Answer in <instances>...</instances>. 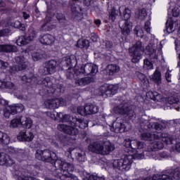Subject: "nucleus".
Wrapping results in <instances>:
<instances>
[{
  "label": "nucleus",
  "instance_id": "9b49d317",
  "mask_svg": "<svg viewBox=\"0 0 180 180\" xmlns=\"http://www.w3.org/2000/svg\"><path fill=\"white\" fill-rule=\"evenodd\" d=\"M45 107L47 109H58L60 106H65L67 105V101L63 98H55L52 99H47L44 101Z\"/></svg>",
  "mask_w": 180,
  "mask_h": 180
},
{
  "label": "nucleus",
  "instance_id": "8fccbe9b",
  "mask_svg": "<svg viewBox=\"0 0 180 180\" xmlns=\"http://www.w3.org/2000/svg\"><path fill=\"white\" fill-rule=\"evenodd\" d=\"M158 92L157 91H148L146 93V96L152 101H157V96H158Z\"/></svg>",
  "mask_w": 180,
  "mask_h": 180
},
{
  "label": "nucleus",
  "instance_id": "a211bd4d",
  "mask_svg": "<svg viewBox=\"0 0 180 180\" xmlns=\"http://www.w3.org/2000/svg\"><path fill=\"white\" fill-rule=\"evenodd\" d=\"M15 164L13 160L11 159V156L5 153H0V165L5 167H12Z\"/></svg>",
  "mask_w": 180,
  "mask_h": 180
},
{
  "label": "nucleus",
  "instance_id": "393cba45",
  "mask_svg": "<svg viewBox=\"0 0 180 180\" xmlns=\"http://www.w3.org/2000/svg\"><path fill=\"white\" fill-rule=\"evenodd\" d=\"M107 71L109 75H115L120 71V67L115 64L108 65L107 67Z\"/></svg>",
  "mask_w": 180,
  "mask_h": 180
},
{
  "label": "nucleus",
  "instance_id": "9d476101",
  "mask_svg": "<svg viewBox=\"0 0 180 180\" xmlns=\"http://www.w3.org/2000/svg\"><path fill=\"white\" fill-rule=\"evenodd\" d=\"M37 36V32L34 30V28L30 27L28 30V36H20L15 41L17 46L22 47L29 44V41H33Z\"/></svg>",
  "mask_w": 180,
  "mask_h": 180
},
{
  "label": "nucleus",
  "instance_id": "4be33fe9",
  "mask_svg": "<svg viewBox=\"0 0 180 180\" xmlns=\"http://www.w3.org/2000/svg\"><path fill=\"white\" fill-rule=\"evenodd\" d=\"M86 115H95L99 112V107L94 104H88L84 108Z\"/></svg>",
  "mask_w": 180,
  "mask_h": 180
},
{
  "label": "nucleus",
  "instance_id": "c9c22d12",
  "mask_svg": "<svg viewBox=\"0 0 180 180\" xmlns=\"http://www.w3.org/2000/svg\"><path fill=\"white\" fill-rule=\"evenodd\" d=\"M32 60L34 61H39V60H41L44 57V52L41 51H37V52H34L32 54Z\"/></svg>",
  "mask_w": 180,
  "mask_h": 180
},
{
  "label": "nucleus",
  "instance_id": "6e6552de",
  "mask_svg": "<svg viewBox=\"0 0 180 180\" xmlns=\"http://www.w3.org/2000/svg\"><path fill=\"white\" fill-rule=\"evenodd\" d=\"M130 56H131V62L134 64L139 63L141 60V56L144 54V46H143V42L138 41L136 43L129 49Z\"/></svg>",
  "mask_w": 180,
  "mask_h": 180
},
{
  "label": "nucleus",
  "instance_id": "473e14b6",
  "mask_svg": "<svg viewBox=\"0 0 180 180\" xmlns=\"http://www.w3.org/2000/svg\"><path fill=\"white\" fill-rule=\"evenodd\" d=\"M115 150V145L112 144L110 142L105 143L103 146V152L104 154L108 155V154H110Z\"/></svg>",
  "mask_w": 180,
  "mask_h": 180
},
{
  "label": "nucleus",
  "instance_id": "4c0bfd02",
  "mask_svg": "<svg viewBox=\"0 0 180 180\" xmlns=\"http://www.w3.org/2000/svg\"><path fill=\"white\" fill-rule=\"evenodd\" d=\"M146 51L153 60H157L158 58V56H157V52L155 51V49L150 47H146Z\"/></svg>",
  "mask_w": 180,
  "mask_h": 180
},
{
  "label": "nucleus",
  "instance_id": "49530a36",
  "mask_svg": "<svg viewBox=\"0 0 180 180\" xmlns=\"http://www.w3.org/2000/svg\"><path fill=\"white\" fill-rule=\"evenodd\" d=\"M71 11L73 15H75V16H79V15H81L79 12H81L82 9L81 7L78 5L72 4L71 6Z\"/></svg>",
  "mask_w": 180,
  "mask_h": 180
},
{
  "label": "nucleus",
  "instance_id": "79ce46f5",
  "mask_svg": "<svg viewBox=\"0 0 180 180\" xmlns=\"http://www.w3.org/2000/svg\"><path fill=\"white\" fill-rule=\"evenodd\" d=\"M124 151L127 153V154H130V147L131 146V139H124Z\"/></svg>",
  "mask_w": 180,
  "mask_h": 180
},
{
  "label": "nucleus",
  "instance_id": "bb28decb",
  "mask_svg": "<svg viewBox=\"0 0 180 180\" xmlns=\"http://www.w3.org/2000/svg\"><path fill=\"white\" fill-rule=\"evenodd\" d=\"M11 143V136L6 133L0 131V144L3 146H8Z\"/></svg>",
  "mask_w": 180,
  "mask_h": 180
},
{
  "label": "nucleus",
  "instance_id": "f704fd0d",
  "mask_svg": "<svg viewBox=\"0 0 180 180\" xmlns=\"http://www.w3.org/2000/svg\"><path fill=\"white\" fill-rule=\"evenodd\" d=\"M108 27H107V32H110L109 34H112L113 36H116L117 34V28H116L115 23H110L108 24Z\"/></svg>",
  "mask_w": 180,
  "mask_h": 180
},
{
  "label": "nucleus",
  "instance_id": "052dcab7",
  "mask_svg": "<svg viewBox=\"0 0 180 180\" xmlns=\"http://www.w3.org/2000/svg\"><path fill=\"white\" fill-rule=\"evenodd\" d=\"M145 143L143 141H139L137 142V147L136 150H141V148H144Z\"/></svg>",
  "mask_w": 180,
  "mask_h": 180
},
{
  "label": "nucleus",
  "instance_id": "dca6fc26",
  "mask_svg": "<svg viewBox=\"0 0 180 180\" xmlns=\"http://www.w3.org/2000/svg\"><path fill=\"white\" fill-rule=\"evenodd\" d=\"M57 70V60L52 59L45 63L44 68V75H51L54 74Z\"/></svg>",
  "mask_w": 180,
  "mask_h": 180
},
{
  "label": "nucleus",
  "instance_id": "2f4dec72",
  "mask_svg": "<svg viewBox=\"0 0 180 180\" xmlns=\"http://www.w3.org/2000/svg\"><path fill=\"white\" fill-rule=\"evenodd\" d=\"M77 46L79 49H88L89 47V41L88 39H79L77 42Z\"/></svg>",
  "mask_w": 180,
  "mask_h": 180
},
{
  "label": "nucleus",
  "instance_id": "0eeeda50",
  "mask_svg": "<svg viewBox=\"0 0 180 180\" xmlns=\"http://www.w3.org/2000/svg\"><path fill=\"white\" fill-rule=\"evenodd\" d=\"M137 157L136 155L127 153L124 158L115 160L112 163V167L114 169H118V171H129L131 168L133 160L137 158Z\"/></svg>",
  "mask_w": 180,
  "mask_h": 180
},
{
  "label": "nucleus",
  "instance_id": "6e6d98bb",
  "mask_svg": "<svg viewBox=\"0 0 180 180\" xmlns=\"http://www.w3.org/2000/svg\"><path fill=\"white\" fill-rule=\"evenodd\" d=\"M76 160L79 161V162H84L85 161V155H82V153H76Z\"/></svg>",
  "mask_w": 180,
  "mask_h": 180
},
{
  "label": "nucleus",
  "instance_id": "bf43d9fd",
  "mask_svg": "<svg viewBox=\"0 0 180 180\" xmlns=\"http://www.w3.org/2000/svg\"><path fill=\"white\" fill-rule=\"evenodd\" d=\"M105 47L108 50H112L113 48V42L111 41H105Z\"/></svg>",
  "mask_w": 180,
  "mask_h": 180
},
{
  "label": "nucleus",
  "instance_id": "69168bd1",
  "mask_svg": "<svg viewBox=\"0 0 180 180\" xmlns=\"http://www.w3.org/2000/svg\"><path fill=\"white\" fill-rule=\"evenodd\" d=\"M56 18H57L58 20H64V19H65V17L61 13H58Z\"/></svg>",
  "mask_w": 180,
  "mask_h": 180
},
{
  "label": "nucleus",
  "instance_id": "cd10ccee",
  "mask_svg": "<svg viewBox=\"0 0 180 180\" xmlns=\"http://www.w3.org/2000/svg\"><path fill=\"white\" fill-rule=\"evenodd\" d=\"M108 13H110L109 19L111 20V22H115L116 20V18L119 17V11L115 8V7H112L110 8V7L108 8Z\"/></svg>",
  "mask_w": 180,
  "mask_h": 180
},
{
  "label": "nucleus",
  "instance_id": "338daca9",
  "mask_svg": "<svg viewBox=\"0 0 180 180\" xmlns=\"http://www.w3.org/2000/svg\"><path fill=\"white\" fill-rule=\"evenodd\" d=\"M171 77H172V75H171L169 72H167L165 73V78L167 82H171Z\"/></svg>",
  "mask_w": 180,
  "mask_h": 180
},
{
  "label": "nucleus",
  "instance_id": "1a4fd4ad",
  "mask_svg": "<svg viewBox=\"0 0 180 180\" xmlns=\"http://www.w3.org/2000/svg\"><path fill=\"white\" fill-rule=\"evenodd\" d=\"M15 60L17 65L9 68L11 74H16L18 71H23L27 68V60L24 56H16Z\"/></svg>",
  "mask_w": 180,
  "mask_h": 180
},
{
  "label": "nucleus",
  "instance_id": "20e7f679",
  "mask_svg": "<svg viewBox=\"0 0 180 180\" xmlns=\"http://www.w3.org/2000/svg\"><path fill=\"white\" fill-rule=\"evenodd\" d=\"M74 169V165L67 163L59 159L56 161V166L52 171V175L60 180H78L77 176L71 174Z\"/></svg>",
  "mask_w": 180,
  "mask_h": 180
},
{
  "label": "nucleus",
  "instance_id": "4468645a",
  "mask_svg": "<svg viewBox=\"0 0 180 180\" xmlns=\"http://www.w3.org/2000/svg\"><path fill=\"white\" fill-rule=\"evenodd\" d=\"M174 178L176 179H180V168L176 167L172 171V176L168 174H155L152 180H174Z\"/></svg>",
  "mask_w": 180,
  "mask_h": 180
},
{
  "label": "nucleus",
  "instance_id": "09e8293b",
  "mask_svg": "<svg viewBox=\"0 0 180 180\" xmlns=\"http://www.w3.org/2000/svg\"><path fill=\"white\" fill-rule=\"evenodd\" d=\"M143 67L146 70H153L154 68V65L153 62L150 61L148 58L144 59L143 60Z\"/></svg>",
  "mask_w": 180,
  "mask_h": 180
},
{
  "label": "nucleus",
  "instance_id": "ea45409f",
  "mask_svg": "<svg viewBox=\"0 0 180 180\" xmlns=\"http://www.w3.org/2000/svg\"><path fill=\"white\" fill-rule=\"evenodd\" d=\"M165 34H169L172 33V32H175V29H174V23H166L165 29L163 30Z\"/></svg>",
  "mask_w": 180,
  "mask_h": 180
},
{
  "label": "nucleus",
  "instance_id": "2eb2a0df",
  "mask_svg": "<svg viewBox=\"0 0 180 180\" xmlns=\"http://www.w3.org/2000/svg\"><path fill=\"white\" fill-rule=\"evenodd\" d=\"M99 89L101 94L106 95V96H113V95L117 94V87L113 84H103Z\"/></svg>",
  "mask_w": 180,
  "mask_h": 180
},
{
  "label": "nucleus",
  "instance_id": "aec40b11",
  "mask_svg": "<svg viewBox=\"0 0 180 180\" xmlns=\"http://www.w3.org/2000/svg\"><path fill=\"white\" fill-rule=\"evenodd\" d=\"M39 41L45 46H51L54 44L56 37L50 34H46L39 38Z\"/></svg>",
  "mask_w": 180,
  "mask_h": 180
},
{
  "label": "nucleus",
  "instance_id": "680f3d73",
  "mask_svg": "<svg viewBox=\"0 0 180 180\" xmlns=\"http://www.w3.org/2000/svg\"><path fill=\"white\" fill-rule=\"evenodd\" d=\"M26 24L25 23H20L18 26L17 27L19 30H21L22 32H25L26 30Z\"/></svg>",
  "mask_w": 180,
  "mask_h": 180
},
{
  "label": "nucleus",
  "instance_id": "39448f33",
  "mask_svg": "<svg viewBox=\"0 0 180 180\" xmlns=\"http://www.w3.org/2000/svg\"><path fill=\"white\" fill-rule=\"evenodd\" d=\"M77 64L76 58H71V56H68L61 62L62 70H65V75L68 79H78V77L81 75L79 69H75Z\"/></svg>",
  "mask_w": 180,
  "mask_h": 180
},
{
  "label": "nucleus",
  "instance_id": "72a5a7b5",
  "mask_svg": "<svg viewBox=\"0 0 180 180\" xmlns=\"http://www.w3.org/2000/svg\"><path fill=\"white\" fill-rule=\"evenodd\" d=\"M138 78L139 79L141 85H143V86H148L149 81L146 75L143 73H139L138 75Z\"/></svg>",
  "mask_w": 180,
  "mask_h": 180
},
{
  "label": "nucleus",
  "instance_id": "58836bf2",
  "mask_svg": "<svg viewBox=\"0 0 180 180\" xmlns=\"http://www.w3.org/2000/svg\"><path fill=\"white\" fill-rule=\"evenodd\" d=\"M122 34L129 36L130 34V23H124L121 28Z\"/></svg>",
  "mask_w": 180,
  "mask_h": 180
},
{
  "label": "nucleus",
  "instance_id": "c756f323",
  "mask_svg": "<svg viewBox=\"0 0 180 180\" xmlns=\"http://www.w3.org/2000/svg\"><path fill=\"white\" fill-rule=\"evenodd\" d=\"M0 88L1 89H15V84L12 82L0 80Z\"/></svg>",
  "mask_w": 180,
  "mask_h": 180
},
{
  "label": "nucleus",
  "instance_id": "de8ad7c7",
  "mask_svg": "<svg viewBox=\"0 0 180 180\" xmlns=\"http://www.w3.org/2000/svg\"><path fill=\"white\" fill-rule=\"evenodd\" d=\"M92 151H98V153H103V146L101 143L95 142L91 145Z\"/></svg>",
  "mask_w": 180,
  "mask_h": 180
},
{
  "label": "nucleus",
  "instance_id": "a878e982",
  "mask_svg": "<svg viewBox=\"0 0 180 180\" xmlns=\"http://www.w3.org/2000/svg\"><path fill=\"white\" fill-rule=\"evenodd\" d=\"M91 82H94L93 77H82L77 80L76 84H78L79 86H85V85H89Z\"/></svg>",
  "mask_w": 180,
  "mask_h": 180
},
{
  "label": "nucleus",
  "instance_id": "f3484780",
  "mask_svg": "<svg viewBox=\"0 0 180 180\" xmlns=\"http://www.w3.org/2000/svg\"><path fill=\"white\" fill-rule=\"evenodd\" d=\"M34 139V135L32 132H26V131H21L18 133L17 136V139L18 141H32Z\"/></svg>",
  "mask_w": 180,
  "mask_h": 180
},
{
  "label": "nucleus",
  "instance_id": "13d9d810",
  "mask_svg": "<svg viewBox=\"0 0 180 180\" xmlns=\"http://www.w3.org/2000/svg\"><path fill=\"white\" fill-rule=\"evenodd\" d=\"M144 30L149 34L151 33V23H145Z\"/></svg>",
  "mask_w": 180,
  "mask_h": 180
},
{
  "label": "nucleus",
  "instance_id": "5701e85b",
  "mask_svg": "<svg viewBox=\"0 0 180 180\" xmlns=\"http://www.w3.org/2000/svg\"><path fill=\"white\" fill-rule=\"evenodd\" d=\"M150 81H153L155 84L160 85L162 81V77L161 75V71L156 69L153 74L150 76Z\"/></svg>",
  "mask_w": 180,
  "mask_h": 180
},
{
  "label": "nucleus",
  "instance_id": "e2e57ef3",
  "mask_svg": "<svg viewBox=\"0 0 180 180\" xmlns=\"http://www.w3.org/2000/svg\"><path fill=\"white\" fill-rule=\"evenodd\" d=\"M9 102L4 98H0V105L2 106H8Z\"/></svg>",
  "mask_w": 180,
  "mask_h": 180
},
{
  "label": "nucleus",
  "instance_id": "a18cd8bd",
  "mask_svg": "<svg viewBox=\"0 0 180 180\" xmlns=\"http://www.w3.org/2000/svg\"><path fill=\"white\" fill-rule=\"evenodd\" d=\"M105 176H99L94 174H88L83 180H105Z\"/></svg>",
  "mask_w": 180,
  "mask_h": 180
},
{
  "label": "nucleus",
  "instance_id": "423d86ee",
  "mask_svg": "<svg viewBox=\"0 0 180 180\" xmlns=\"http://www.w3.org/2000/svg\"><path fill=\"white\" fill-rule=\"evenodd\" d=\"M35 158L39 161H43L44 162H50L53 168L56 167L57 161H58V157L54 152H51L49 149L40 150L38 149L35 153Z\"/></svg>",
  "mask_w": 180,
  "mask_h": 180
},
{
  "label": "nucleus",
  "instance_id": "0e129e2a",
  "mask_svg": "<svg viewBox=\"0 0 180 180\" xmlns=\"http://www.w3.org/2000/svg\"><path fill=\"white\" fill-rule=\"evenodd\" d=\"M136 34L137 37H141V39H143V37H144V32H143V30H137Z\"/></svg>",
  "mask_w": 180,
  "mask_h": 180
},
{
  "label": "nucleus",
  "instance_id": "603ef678",
  "mask_svg": "<svg viewBox=\"0 0 180 180\" xmlns=\"http://www.w3.org/2000/svg\"><path fill=\"white\" fill-rule=\"evenodd\" d=\"M162 141L165 143V144H171V143H172V139L169 137L168 134L164 133V135L162 136Z\"/></svg>",
  "mask_w": 180,
  "mask_h": 180
},
{
  "label": "nucleus",
  "instance_id": "774afa93",
  "mask_svg": "<svg viewBox=\"0 0 180 180\" xmlns=\"http://www.w3.org/2000/svg\"><path fill=\"white\" fill-rule=\"evenodd\" d=\"M91 39L92 40V41L96 43L99 39V37H98V35L94 34V35L91 36Z\"/></svg>",
  "mask_w": 180,
  "mask_h": 180
},
{
  "label": "nucleus",
  "instance_id": "ddd939ff",
  "mask_svg": "<svg viewBox=\"0 0 180 180\" xmlns=\"http://www.w3.org/2000/svg\"><path fill=\"white\" fill-rule=\"evenodd\" d=\"M80 75H96L98 72V65L93 63H86L84 66L82 65L80 69Z\"/></svg>",
  "mask_w": 180,
  "mask_h": 180
},
{
  "label": "nucleus",
  "instance_id": "412c9836",
  "mask_svg": "<svg viewBox=\"0 0 180 180\" xmlns=\"http://www.w3.org/2000/svg\"><path fill=\"white\" fill-rule=\"evenodd\" d=\"M0 53H18V47L11 44H0Z\"/></svg>",
  "mask_w": 180,
  "mask_h": 180
},
{
  "label": "nucleus",
  "instance_id": "7ed1b4c3",
  "mask_svg": "<svg viewBox=\"0 0 180 180\" xmlns=\"http://www.w3.org/2000/svg\"><path fill=\"white\" fill-rule=\"evenodd\" d=\"M117 112L119 115L124 116L125 122L124 120H117L113 123L114 133H124V131H127V128L124 123H127V124L134 123V120H136V112L133 108H131V107L124 105L117 107Z\"/></svg>",
  "mask_w": 180,
  "mask_h": 180
},
{
  "label": "nucleus",
  "instance_id": "c03bdc74",
  "mask_svg": "<svg viewBox=\"0 0 180 180\" xmlns=\"http://www.w3.org/2000/svg\"><path fill=\"white\" fill-rule=\"evenodd\" d=\"M56 25L50 23H44L41 26V30L43 32H51L52 29H54Z\"/></svg>",
  "mask_w": 180,
  "mask_h": 180
},
{
  "label": "nucleus",
  "instance_id": "7c9ffc66",
  "mask_svg": "<svg viewBox=\"0 0 180 180\" xmlns=\"http://www.w3.org/2000/svg\"><path fill=\"white\" fill-rule=\"evenodd\" d=\"M120 16L123 20L127 22V20H129L131 16V11L129 8H124L122 13L120 12Z\"/></svg>",
  "mask_w": 180,
  "mask_h": 180
},
{
  "label": "nucleus",
  "instance_id": "6ab92c4d",
  "mask_svg": "<svg viewBox=\"0 0 180 180\" xmlns=\"http://www.w3.org/2000/svg\"><path fill=\"white\" fill-rule=\"evenodd\" d=\"M172 16L168 17L166 23H178L179 21L180 17V10L178 6H175L172 9Z\"/></svg>",
  "mask_w": 180,
  "mask_h": 180
},
{
  "label": "nucleus",
  "instance_id": "e433bc0d",
  "mask_svg": "<svg viewBox=\"0 0 180 180\" xmlns=\"http://www.w3.org/2000/svg\"><path fill=\"white\" fill-rule=\"evenodd\" d=\"M164 148V143L161 141H154L152 143V150L153 151H158L159 150H162Z\"/></svg>",
  "mask_w": 180,
  "mask_h": 180
},
{
  "label": "nucleus",
  "instance_id": "f03ea898",
  "mask_svg": "<svg viewBox=\"0 0 180 180\" xmlns=\"http://www.w3.org/2000/svg\"><path fill=\"white\" fill-rule=\"evenodd\" d=\"M21 79L32 85H40L46 92L51 94V96H60V93L57 94V89L54 88V84L50 77H40L33 72H30L22 76Z\"/></svg>",
  "mask_w": 180,
  "mask_h": 180
},
{
  "label": "nucleus",
  "instance_id": "37998d69",
  "mask_svg": "<svg viewBox=\"0 0 180 180\" xmlns=\"http://www.w3.org/2000/svg\"><path fill=\"white\" fill-rule=\"evenodd\" d=\"M141 139L145 141H153V134L150 132H143L141 135Z\"/></svg>",
  "mask_w": 180,
  "mask_h": 180
},
{
  "label": "nucleus",
  "instance_id": "c85d7f7f",
  "mask_svg": "<svg viewBox=\"0 0 180 180\" xmlns=\"http://www.w3.org/2000/svg\"><path fill=\"white\" fill-rule=\"evenodd\" d=\"M137 140H131V146L129 154H132V155H136V157H139V152L137 151Z\"/></svg>",
  "mask_w": 180,
  "mask_h": 180
},
{
  "label": "nucleus",
  "instance_id": "3c124183",
  "mask_svg": "<svg viewBox=\"0 0 180 180\" xmlns=\"http://www.w3.org/2000/svg\"><path fill=\"white\" fill-rule=\"evenodd\" d=\"M25 129H31L32 126H33V121L29 118H26L25 121L22 122L21 124Z\"/></svg>",
  "mask_w": 180,
  "mask_h": 180
},
{
  "label": "nucleus",
  "instance_id": "f257e3e1",
  "mask_svg": "<svg viewBox=\"0 0 180 180\" xmlns=\"http://www.w3.org/2000/svg\"><path fill=\"white\" fill-rule=\"evenodd\" d=\"M57 117H58L63 123H70L71 126L59 124L57 128L59 131H63L65 134L73 136V140H77V136L79 134V130L76 127H79V129H82L88 127V123L82 118L72 117L71 120V116H70V115H64L62 112L57 113Z\"/></svg>",
  "mask_w": 180,
  "mask_h": 180
},
{
  "label": "nucleus",
  "instance_id": "864d4df0",
  "mask_svg": "<svg viewBox=\"0 0 180 180\" xmlns=\"http://www.w3.org/2000/svg\"><path fill=\"white\" fill-rule=\"evenodd\" d=\"M153 134V139L154 140H162V136H164V133L162 132H155Z\"/></svg>",
  "mask_w": 180,
  "mask_h": 180
},
{
  "label": "nucleus",
  "instance_id": "a19ab883",
  "mask_svg": "<svg viewBox=\"0 0 180 180\" xmlns=\"http://www.w3.org/2000/svg\"><path fill=\"white\" fill-rule=\"evenodd\" d=\"M11 127L13 129L18 127L19 124H22V117H19L18 118H14L11 121Z\"/></svg>",
  "mask_w": 180,
  "mask_h": 180
},
{
  "label": "nucleus",
  "instance_id": "4d7b16f0",
  "mask_svg": "<svg viewBox=\"0 0 180 180\" xmlns=\"http://www.w3.org/2000/svg\"><path fill=\"white\" fill-rule=\"evenodd\" d=\"M9 64L2 60L0 59V68L1 70H6Z\"/></svg>",
  "mask_w": 180,
  "mask_h": 180
},
{
  "label": "nucleus",
  "instance_id": "b1692460",
  "mask_svg": "<svg viewBox=\"0 0 180 180\" xmlns=\"http://www.w3.org/2000/svg\"><path fill=\"white\" fill-rule=\"evenodd\" d=\"M135 18L138 20H146L147 18V11L145 8L137 9L135 12Z\"/></svg>",
  "mask_w": 180,
  "mask_h": 180
},
{
  "label": "nucleus",
  "instance_id": "f8f14e48",
  "mask_svg": "<svg viewBox=\"0 0 180 180\" xmlns=\"http://www.w3.org/2000/svg\"><path fill=\"white\" fill-rule=\"evenodd\" d=\"M8 108L4 110V116L6 119H9L11 115H16V113H22L25 109V106L22 103L12 104L8 106Z\"/></svg>",
  "mask_w": 180,
  "mask_h": 180
},
{
  "label": "nucleus",
  "instance_id": "5fc2aeb1",
  "mask_svg": "<svg viewBox=\"0 0 180 180\" xmlns=\"http://www.w3.org/2000/svg\"><path fill=\"white\" fill-rule=\"evenodd\" d=\"M11 33V30L6 28L0 30V37H5V36H8Z\"/></svg>",
  "mask_w": 180,
  "mask_h": 180
}]
</instances>
